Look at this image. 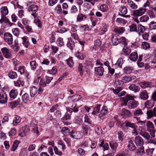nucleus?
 I'll return each mask as SVG.
<instances>
[{
	"label": "nucleus",
	"mask_w": 156,
	"mask_h": 156,
	"mask_svg": "<svg viewBox=\"0 0 156 156\" xmlns=\"http://www.w3.org/2000/svg\"><path fill=\"white\" fill-rule=\"evenodd\" d=\"M75 56L79 59L82 60L85 58V55L81 52L77 51L75 54Z\"/></svg>",
	"instance_id": "obj_35"
},
{
	"label": "nucleus",
	"mask_w": 156,
	"mask_h": 156,
	"mask_svg": "<svg viewBox=\"0 0 156 156\" xmlns=\"http://www.w3.org/2000/svg\"><path fill=\"white\" fill-rule=\"evenodd\" d=\"M18 94V92L17 89H12L9 93L10 100H12L15 99Z\"/></svg>",
	"instance_id": "obj_15"
},
{
	"label": "nucleus",
	"mask_w": 156,
	"mask_h": 156,
	"mask_svg": "<svg viewBox=\"0 0 156 156\" xmlns=\"http://www.w3.org/2000/svg\"><path fill=\"white\" fill-rule=\"evenodd\" d=\"M70 136L72 138L76 139H79L82 137L81 133L79 131H76L73 130L71 131Z\"/></svg>",
	"instance_id": "obj_9"
},
{
	"label": "nucleus",
	"mask_w": 156,
	"mask_h": 156,
	"mask_svg": "<svg viewBox=\"0 0 156 156\" xmlns=\"http://www.w3.org/2000/svg\"><path fill=\"white\" fill-rule=\"evenodd\" d=\"M14 83L15 86L19 87L20 85L23 86L24 84V82L19 78L17 81L14 82Z\"/></svg>",
	"instance_id": "obj_44"
},
{
	"label": "nucleus",
	"mask_w": 156,
	"mask_h": 156,
	"mask_svg": "<svg viewBox=\"0 0 156 156\" xmlns=\"http://www.w3.org/2000/svg\"><path fill=\"white\" fill-rule=\"evenodd\" d=\"M34 2L30 1L27 2V5L29 6L28 10L29 11L36 13L38 11L39 7L37 5L34 4Z\"/></svg>",
	"instance_id": "obj_3"
},
{
	"label": "nucleus",
	"mask_w": 156,
	"mask_h": 156,
	"mask_svg": "<svg viewBox=\"0 0 156 156\" xmlns=\"http://www.w3.org/2000/svg\"><path fill=\"white\" fill-rule=\"evenodd\" d=\"M150 47V44L146 42L142 43L141 45V48L145 50H146Z\"/></svg>",
	"instance_id": "obj_59"
},
{
	"label": "nucleus",
	"mask_w": 156,
	"mask_h": 156,
	"mask_svg": "<svg viewBox=\"0 0 156 156\" xmlns=\"http://www.w3.org/2000/svg\"><path fill=\"white\" fill-rule=\"evenodd\" d=\"M152 83L149 81H144L140 82L139 83L140 86L142 88H145L146 87H150L151 86Z\"/></svg>",
	"instance_id": "obj_22"
},
{
	"label": "nucleus",
	"mask_w": 156,
	"mask_h": 156,
	"mask_svg": "<svg viewBox=\"0 0 156 156\" xmlns=\"http://www.w3.org/2000/svg\"><path fill=\"white\" fill-rule=\"evenodd\" d=\"M95 71L97 75L100 76H102L103 75L104 69L103 67L102 66L95 67Z\"/></svg>",
	"instance_id": "obj_16"
},
{
	"label": "nucleus",
	"mask_w": 156,
	"mask_h": 156,
	"mask_svg": "<svg viewBox=\"0 0 156 156\" xmlns=\"http://www.w3.org/2000/svg\"><path fill=\"white\" fill-rule=\"evenodd\" d=\"M121 101L122 106L127 105L129 109L136 107L138 104L137 101L134 100L133 96L128 94H126L125 97H122Z\"/></svg>",
	"instance_id": "obj_1"
},
{
	"label": "nucleus",
	"mask_w": 156,
	"mask_h": 156,
	"mask_svg": "<svg viewBox=\"0 0 156 156\" xmlns=\"http://www.w3.org/2000/svg\"><path fill=\"white\" fill-rule=\"evenodd\" d=\"M111 40L114 45H117L120 43H121L125 46L127 44L126 39L125 37H122L121 38H119L116 36H113L111 37Z\"/></svg>",
	"instance_id": "obj_2"
},
{
	"label": "nucleus",
	"mask_w": 156,
	"mask_h": 156,
	"mask_svg": "<svg viewBox=\"0 0 156 156\" xmlns=\"http://www.w3.org/2000/svg\"><path fill=\"white\" fill-rule=\"evenodd\" d=\"M156 14V9L155 8H153L150 11L149 15L151 18H154L155 17Z\"/></svg>",
	"instance_id": "obj_41"
},
{
	"label": "nucleus",
	"mask_w": 156,
	"mask_h": 156,
	"mask_svg": "<svg viewBox=\"0 0 156 156\" xmlns=\"http://www.w3.org/2000/svg\"><path fill=\"white\" fill-rule=\"evenodd\" d=\"M57 43L58 46L61 47L64 45L63 38L59 37L57 40Z\"/></svg>",
	"instance_id": "obj_60"
},
{
	"label": "nucleus",
	"mask_w": 156,
	"mask_h": 156,
	"mask_svg": "<svg viewBox=\"0 0 156 156\" xmlns=\"http://www.w3.org/2000/svg\"><path fill=\"white\" fill-rule=\"evenodd\" d=\"M23 23L25 26V28L26 29H31V28L28 25H27L28 23V21L26 18H23Z\"/></svg>",
	"instance_id": "obj_55"
},
{
	"label": "nucleus",
	"mask_w": 156,
	"mask_h": 156,
	"mask_svg": "<svg viewBox=\"0 0 156 156\" xmlns=\"http://www.w3.org/2000/svg\"><path fill=\"white\" fill-rule=\"evenodd\" d=\"M20 122V117L17 115H16L15 119L13 121V124L14 126H16Z\"/></svg>",
	"instance_id": "obj_49"
},
{
	"label": "nucleus",
	"mask_w": 156,
	"mask_h": 156,
	"mask_svg": "<svg viewBox=\"0 0 156 156\" xmlns=\"http://www.w3.org/2000/svg\"><path fill=\"white\" fill-rule=\"evenodd\" d=\"M108 112L107 108L106 106H103L102 109L100 112V114L98 115V117L101 119H103L104 118V116Z\"/></svg>",
	"instance_id": "obj_21"
},
{
	"label": "nucleus",
	"mask_w": 156,
	"mask_h": 156,
	"mask_svg": "<svg viewBox=\"0 0 156 156\" xmlns=\"http://www.w3.org/2000/svg\"><path fill=\"white\" fill-rule=\"evenodd\" d=\"M2 16H6L9 12L8 9L6 6H3L0 9Z\"/></svg>",
	"instance_id": "obj_37"
},
{
	"label": "nucleus",
	"mask_w": 156,
	"mask_h": 156,
	"mask_svg": "<svg viewBox=\"0 0 156 156\" xmlns=\"http://www.w3.org/2000/svg\"><path fill=\"white\" fill-rule=\"evenodd\" d=\"M152 100L147 101L145 103V105L147 108H152L154 106V102Z\"/></svg>",
	"instance_id": "obj_30"
},
{
	"label": "nucleus",
	"mask_w": 156,
	"mask_h": 156,
	"mask_svg": "<svg viewBox=\"0 0 156 156\" xmlns=\"http://www.w3.org/2000/svg\"><path fill=\"white\" fill-rule=\"evenodd\" d=\"M30 64L31 69L34 70L36 68L37 64H36L35 60L30 61Z\"/></svg>",
	"instance_id": "obj_57"
},
{
	"label": "nucleus",
	"mask_w": 156,
	"mask_h": 156,
	"mask_svg": "<svg viewBox=\"0 0 156 156\" xmlns=\"http://www.w3.org/2000/svg\"><path fill=\"white\" fill-rule=\"evenodd\" d=\"M127 147L129 149L130 151H133L136 149V147L133 143V140L131 139L129 140Z\"/></svg>",
	"instance_id": "obj_25"
},
{
	"label": "nucleus",
	"mask_w": 156,
	"mask_h": 156,
	"mask_svg": "<svg viewBox=\"0 0 156 156\" xmlns=\"http://www.w3.org/2000/svg\"><path fill=\"white\" fill-rule=\"evenodd\" d=\"M18 72H20L21 75L24 74L27 71L26 70V68L24 66H21L19 67L18 70Z\"/></svg>",
	"instance_id": "obj_62"
},
{
	"label": "nucleus",
	"mask_w": 156,
	"mask_h": 156,
	"mask_svg": "<svg viewBox=\"0 0 156 156\" xmlns=\"http://www.w3.org/2000/svg\"><path fill=\"white\" fill-rule=\"evenodd\" d=\"M101 44V42L99 39H97L95 41L94 48L95 49H98Z\"/></svg>",
	"instance_id": "obj_45"
},
{
	"label": "nucleus",
	"mask_w": 156,
	"mask_h": 156,
	"mask_svg": "<svg viewBox=\"0 0 156 156\" xmlns=\"http://www.w3.org/2000/svg\"><path fill=\"white\" fill-rule=\"evenodd\" d=\"M146 11L145 8H140L138 10L134 11L133 16H140L144 14Z\"/></svg>",
	"instance_id": "obj_11"
},
{
	"label": "nucleus",
	"mask_w": 156,
	"mask_h": 156,
	"mask_svg": "<svg viewBox=\"0 0 156 156\" xmlns=\"http://www.w3.org/2000/svg\"><path fill=\"white\" fill-rule=\"evenodd\" d=\"M21 100L20 98H19L16 100L14 101L9 103L12 106V108L15 107L16 106L18 105L20 102Z\"/></svg>",
	"instance_id": "obj_40"
},
{
	"label": "nucleus",
	"mask_w": 156,
	"mask_h": 156,
	"mask_svg": "<svg viewBox=\"0 0 156 156\" xmlns=\"http://www.w3.org/2000/svg\"><path fill=\"white\" fill-rule=\"evenodd\" d=\"M59 105L58 104H56L52 106V107L50 110V111L51 113H52L54 112L55 111H56L58 109H59Z\"/></svg>",
	"instance_id": "obj_52"
},
{
	"label": "nucleus",
	"mask_w": 156,
	"mask_h": 156,
	"mask_svg": "<svg viewBox=\"0 0 156 156\" xmlns=\"http://www.w3.org/2000/svg\"><path fill=\"white\" fill-rule=\"evenodd\" d=\"M134 142L137 146H142L144 142L143 139L139 136H136L135 137Z\"/></svg>",
	"instance_id": "obj_13"
},
{
	"label": "nucleus",
	"mask_w": 156,
	"mask_h": 156,
	"mask_svg": "<svg viewBox=\"0 0 156 156\" xmlns=\"http://www.w3.org/2000/svg\"><path fill=\"white\" fill-rule=\"evenodd\" d=\"M22 100L23 103H27L29 101H30L29 100V96L28 94L26 93L24 94L22 97Z\"/></svg>",
	"instance_id": "obj_34"
},
{
	"label": "nucleus",
	"mask_w": 156,
	"mask_h": 156,
	"mask_svg": "<svg viewBox=\"0 0 156 156\" xmlns=\"http://www.w3.org/2000/svg\"><path fill=\"white\" fill-rule=\"evenodd\" d=\"M101 104H97L93 108V111L92 112L91 114L94 116L97 115L100 112Z\"/></svg>",
	"instance_id": "obj_17"
},
{
	"label": "nucleus",
	"mask_w": 156,
	"mask_h": 156,
	"mask_svg": "<svg viewBox=\"0 0 156 156\" xmlns=\"http://www.w3.org/2000/svg\"><path fill=\"white\" fill-rule=\"evenodd\" d=\"M83 66L82 64L81 63H79L78 65V70L80 72V75H82L83 74Z\"/></svg>",
	"instance_id": "obj_64"
},
{
	"label": "nucleus",
	"mask_w": 156,
	"mask_h": 156,
	"mask_svg": "<svg viewBox=\"0 0 156 156\" xmlns=\"http://www.w3.org/2000/svg\"><path fill=\"white\" fill-rule=\"evenodd\" d=\"M30 97L33 98L37 93V88L34 86H32L30 87Z\"/></svg>",
	"instance_id": "obj_20"
},
{
	"label": "nucleus",
	"mask_w": 156,
	"mask_h": 156,
	"mask_svg": "<svg viewBox=\"0 0 156 156\" xmlns=\"http://www.w3.org/2000/svg\"><path fill=\"white\" fill-rule=\"evenodd\" d=\"M7 101L8 98L6 93L3 90L1 91L0 94V103L5 104Z\"/></svg>",
	"instance_id": "obj_7"
},
{
	"label": "nucleus",
	"mask_w": 156,
	"mask_h": 156,
	"mask_svg": "<svg viewBox=\"0 0 156 156\" xmlns=\"http://www.w3.org/2000/svg\"><path fill=\"white\" fill-rule=\"evenodd\" d=\"M23 40L22 44L26 48H27L30 45V43L28 37L26 36H24L21 38Z\"/></svg>",
	"instance_id": "obj_19"
},
{
	"label": "nucleus",
	"mask_w": 156,
	"mask_h": 156,
	"mask_svg": "<svg viewBox=\"0 0 156 156\" xmlns=\"http://www.w3.org/2000/svg\"><path fill=\"white\" fill-rule=\"evenodd\" d=\"M129 88L130 90L135 92H138L140 90V87L136 86L135 84L130 85L129 87Z\"/></svg>",
	"instance_id": "obj_36"
},
{
	"label": "nucleus",
	"mask_w": 156,
	"mask_h": 156,
	"mask_svg": "<svg viewBox=\"0 0 156 156\" xmlns=\"http://www.w3.org/2000/svg\"><path fill=\"white\" fill-rule=\"evenodd\" d=\"M145 121H140L137 122V124L138 125H141L142 126L139 127V130H141V131L144 129L145 127Z\"/></svg>",
	"instance_id": "obj_50"
},
{
	"label": "nucleus",
	"mask_w": 156,
	"mask_h": 156,
	"mask_svg": "<svg viewBox=\"0 0 156 156\" xmlns=\"http://www.w3.org/2000/svg\"><path fill=\"white\" fill-rule=\"evenodd\" d=\"M118 133L119 140L120 142H122L123 140V138L124 136L123 132L121 131H120L118 132Z\"/></svg>",
	"instance_id": "obj_51"
},
{
	"label": "nucleus",
	"mask_w": 156,
	"mask_h": 156,
	"mask_svg": "<svg viewBox=\"0 0 156 156\" xmlns=\"http://www.w3.org/2000/svg\"><path fill=\"white\" fill-rule=\"evenodd\" d=\"M133 123L128 120H126L120 125V128L124 131H126L129 128L132 127Z\"/></svg>",
	"instance_id": "obj_4"
},
{
	"label": "nucleus",
	"mask_w": 156,
	"mask_h": 156,
	"mask_svg": "<svg viewBox=\"0 0 156 156\" xmlns=\"http://www.w3.org/2000/svg\"><path fill=\"white\" fill-rule=\"evenodd\" d=\"M143 113L140 108H138L133 112V115L135 116H138L142 115Z\"/></svg>",
	"instance_id": "obj_46"
},
{
	"label": "nucleus",
	"mask_w": 156,
	"mask_h": 156,
	"mask_svg": "<svg viewBox=\"0 0 156 156\" xmlns=\"http://www.w3.org/2000/svg\"><path fill=\"white\" fill-rule=\"evenodd\" d=\"M70 115V114H69L68 112H66L63 116L61 118V120L63 121L67 120H70L71 119V115Z\"/></svg>",
	"instance_id": "obj_48"
},
{
	"label": "nucleus",
	"mask_w": 156,
	"mask_h": 156,
	"mask_svg": "<svg viewBox=\"0 0 156 156\" xmlns=\"http://www.w3.org/2000/svg\"><path fill=\"white\" fill-rule=\"evenodd\" d=\"M55 35L56 34L55 32L51 33L50 37V40L49 41L50 43H52L55 42L56 38L55 37Z\"/></svg>",
	"instance_id": "obj_54"
},
{
	"label": "nucleus",
	"mask_w": 156,
	"mask_h": 156,
	"mask_svg": "<svg viewBox=\"0 0 156 156\" xmlns=\"http://www.w3.org/2000/svg\"><path fill=\"white\" fill-rule=\"evenodd\" d=\"M20 142V141L16 140L13 143L12 147L11 149V150L13 151H15L17 148Z\"/></svg>",
	"instance_id": "obj_32"
},
{
	"label": "nucleus",
	"mask_w": 156,
	"mask_h": 156,
	"mask_svg": "<svg viewBox=\"0 0 156 156\" xmlns=\"http://www.w3.org/2000/svg\"><path fill=\"white\" fill-rule=\"evenodd\" d=\"M89 125H87L85 124H83L82 126V129L83 132L84 136H87L88 134V131L90 128Z\"/></svg>",
	"instance_id": "obj_29"
},
{
	"label": "nucleus",
	"mask_w": 156,
	"mask_h": 156,
	"mask_svg": "<svg viewBox=\"0 0 156 156\" xmlns=\"http://www.w3.org/2000/svg\"><path fill=\"white\" fill-rule=\"evenodd\" d=\"M8 76L9 78L11 79H14L17 78L18 75L17 73L14 71H10L8 73Z\"/></svg>",
	"instance_id": "obj_27"
},
{
	"label": "nucleus",
	"mask_w": 156,
	"mask_h": 156,
	"mask_svg": "<svg viewBox=\"0 0 156 156\" xmlns=\"http://www.w3.org/2000/svg\"><path fill=\"white\" fill-rule=\"evenodd\" d=\"M77 43V42L73 40H72L71 37L68 38L67 46V47L69 48L71 50H73L74 48L75 47V43Z\"/></svg>",
	"instance_id": "obj_8"
},
{
	"label": "nucleus",
	"mask_w": 156,
	"mask_h": 156,
	"mask_svg": "<svg viewBox=\"0 0 156 156\" xmlns=\"http://www.w3.org/2000/svg\"><path fill=\"white\" fill-rule=\"evenodd\" d=\"M84 122H85L88 123L89 126H93L91 120L90 118H89L88 115H85Z\"/></svg>",
	"instance_id": "obj_47"
},
{
	"label": "nucleus",
	"mask_w": 156,
	"mask_h": 156,
	"mask_svg": "<svg viewBox=\"0 0 156 156\" xmlns=\"http://www.w3.org/2000/svg\"><path fill=\"white\" fill-rule=\"evenodd\" d=\"M128 4L129 6L133 9H136L137 8V5L131 0L129 1Z\"/></svg>",
	"instance_id": "obj_56"
},
{
	"label": "nucleus",
	"mask_w": 156,
	"mask_h": 156,
	"mask_svg": "<svg viewBox=\"0 0 156 156\" xmlns=\"http://www.w3.org/2000/svg\"><path fill=\"white\" fill-rule=\"evenodd\" d=\"M86 16L83 14H79L77 17L76 20L77 21L80 22L84 20L86 18Z\"/></svg>",
	"instance_id": "obj_39"
},
{
	"label": "nucleus",
	"mask_w": 156,
	"mask_h": 156,
	"mask_svg": "<svg viewBox=\"0 0 156 156\" xmlns=\"http://www.w3.org/2000/svg\"><path fill=\"white\" fill-rule=\"evenodd\" d=\"M54 150L55 152V153L56 154L59 155L61 156L62 155V152L58 150V149L56 146H55L54 147Z\"/></svg>",
	"instance_id": "obj_63"
},
{
	"label": "nucleus",
	"mask_w": 156,
	"mask_h": 156,
	"mask_svg": "<svg viewBox=\"0 0 156 156\" xmlns=\"http://www.w3.org/2000/svg\"><path fill=\"white\" fill-rule=\"evenodd\" d=\"M5 41L9 45L11 44L13 42L12 36L11 34L8 32L5 33L4 34Z\"/></svg>",
	"instance_id": "obj_5"
},
{
	"label": "nucleus",
	"mask_w": 156,
	"mask_h": 156,
	"mask_svg": "<svg viewBox=\"0 0 156 156\" xmlns=\"http://www.w3.org/2000/svg\"><path fill=\"white\" fill-rule=\"evenodd\" d=\"M148 93L146 90H144L141 92L139 96L140 99L144 100H146L149 98Z\"/></svg>",
	"instance_id": "obj_12"
},
{
	"label": "nucleus",
	"mask_w": 156,
	"mask_h": 156,
	"mask_svg": "<svg viewBox=\"0 0 156 156\" xmlns=\"http://www.w3.org/2000/svg\"><path fill=\"white\" fill-rule=\"evenodd\" d=\"M134 70L133 67L132 66H128L124 67L123 70L124 73L126 74H130L133 73Z\"/></svg>",
	"instance_id": "obj_24"
},
{
	"label": "nucleus",
	"mask_w": 156,
	"mask_h": 156,
	"mask_svg": "<svg viewBox=\"0 0 156 156\" xmlns=\"http://www.w3.org/2000/svg\"><path fill=\"white\" fill-rule=\"evenodd\" d=\"M109 145L113 151H115L118 146V144L115 140H112L109 142Z\"/></svg>",
	"instance_id": "obj_26"
},
{
	"label": "nucleus",
	"mask_w": 156,
	"mask_h": 156,
	"mask_svg": "<svg viewBox=\"0 0 156 156\" xmlns=\"http://www.w3.org/2000/svg\"><path fill=\"white\" fill-rule=\"evenodd\" d=\"M131 112L128 110L123 108L121 110V116L123 118H129L131 116Z\"/></svg>",
	"instance_id": "obj_10"
},
{
	"label": "nucleus",
	"mask_w": 156,
	"mask_h": 156,
	"mask_svg": "<svg viewBox=\"0 0 156 156\" xmlns=\"http://www.w3.org/2000/svg\"><path fill=\"white\" fill-rule=\"evenodd\" d=\"M16 133V129L15 128H12L8 133L9 135L11 136H15Z\"/></svg>",
	"instance_id": "obj_61"
},
{
	"label": "nucleus",
	"mask_w": 156,
	"mask_h": 156,
	"mask_svg": "<svg viewBox=\"0 0 156 156\" xmlns=\"http://www.w3.org/2000/svg\"><path fill=\"white\" fill-rule=\"evenodd\" d=\"M129 58L130 60L131 61H136L138 58V55L137 53L136 52L132 53L130 55Z\"/></svg>",
	"instance_id": "obj_28"
},
{
	"label": "nucleus",
	"mask_w": 156,
	"mask_h": 156,
	"mask_svg": "<svg viewBox=\"0 0 156 156\" xmlns=\"http://www.w3.org/2000/svg\"><path fill=\"white\" fill-rule=\"evenodd\" d=\"M62 132L64 135L66 136L70 135L71 133L70 130L67 127H64L62 128L61 130Z\"/></svg>",
	"instance_id": "obj_31"
},
{
	"label": "nucleus",
	"mask_w": 156,
	"mask_h": 156,
	"mask_svg": "<svg viewBox=\"0 0 156 156\" xmlns=\"http://www.w3.org/2000/svg\"><path fill=\"white\" fill-rule=\"evenodd\" d=\"M141 135L144 137L146 139L148 142H150V141H151V139H152V137L150 136L148 133L147 132H144L141 133Z\"/></svg>",
	"instance_id": "obj_43"
},
{
	"label": "nucleus",
	"mask_w": 156,
	"mask_h": 156,
	"mask_svg": "<svg viewBox=\"0 0 156 156\" xmlns=\"http://www.w3.org/2000/svg\"><path fill=\"white\" fill-rule=\"evenodd\" d=\"M82 97L80 95L76 94L68 97V99H71L73 102H76L80 99Z\"/></svg>",
	"instance_id": "obj_18"
},
{
	"label": "nucleus",
	"mask_w": 156,
	"mask_h": 156,
	"mask_svg": "<svg viewBox=\"0 0 156 156\" xmlns=\"http://www.w3.org/2000/svg\"><path fill=\"white\" fill-rule=\"evenodd\" d=\"M124 62L123 59L122 58H119L117 61L116 62L115 64V65L117 66V67L122 68V66L123 63Z\"/></svg>",
	"instance_id": "obj_42"
},
{
	"label": "nucleus",
	"mask_w": 156,
	"mask_h": 156,
	"mask_svg": "<svg viewBox=\"0 0 156 156\" xmlns=\"http://www.w3.org/2000/svg\"><path fill=\"white\" fill-rule=\"evenodd\" d=\"M35 13H32L31 15L33 16L35 18L34 22L36 24L38 27L39 28H41V24L40 20L38 18H36L35 17L36 16V14H35Z\"/></svg>",
	"instance_id": "obj_33"
},
{
	"label": "nucleus",
	"mask_w": 156,
	"mask_h": 156,
	"mask_svg": "<svg viewBox=\"0 0 156 156\" xmlns=\"http://www.w3.org/2000/svg\"><path fill=\"white\" fill-rule=\"evenodd\" d=\"M1 51L4 56L7 58H10L12 54L11 51L6 47L2 48Z\"/></svg>",
	"instance_id": "obj_6"
},
{
	"label": "nucleus",
	"mask_w": 156,
	"mask_h": 156,
	"mask_svg": "<svg viewBox=\"0 0 156 156\" xmlns=\"http://www.w3.org/2000/svg\"><path fill=\"white\" fill-rule=\"evenodd\" d=\"M65 75L64 74L61 77H60L56 81H55L54 83H53L51 82V85H49V87L50 88H52L53 87H54L55 85L57 83H59L61 81H62V80H63L65 78Z\"/></svg>",
	"instance_id": "obj_38"
},
{
	"label": "nucleus",
	"mask_w": 156,
	"mask_h": 156,
	"mask_svg": "<svg viewBox=\"0 0 156 156\" xmlns=\"http://www.w3.org/2000/svg\"><path fill=\"white\" fill-rule=\"evenodd\" d=\"M119 11L120 13H119V14L121 16L125 17H130V15H125L127 12V9L126 7L123 6L119 8Z\"/></svg>",
	"instance_id": "obj_14"
},
{
	"label": "nucleus",
	"mask_w": 156,
	"mask_h": 156,
	"mask_svg": "<svg viewBox=\"0 0 156 156\" xmlns=\"http://www.w3.org/2000/svg\"><path fill=\"white\" fill-rule=\"evenodd\" d=\"M55 10L58 14H61L62 13V9L61 5L58 4L55 8Z\"/></svg>",
	"instance_id": "obj_53"
},
{
	"label": "nucleus",
	"mask_w": 156,
	"mask_h": 156,
	"mask_svg": "<svg viewBox=\"0 0 156 156\" xmlns=\"http://www.w3.org/2000/svg\"><path fill=\"white\" fill-rule=\"evenodd\" d=\"M5 16H2L1 19L0 20V22L1 23H3V22L8 24V25L9 26H11L13 23L10 22L9 20Z\"/></svg>",
	"instance_id": "obj_23"
},
{
	"label": "nucleus",
	"mask_w": 156,
	"mask_h": 156,
	"mask_svg": "<svg viewBox=\"0 0 156 156\" xmlns=\"http://www.w3.org/2000/svg\"><path fill=\"white\" fill-rule=\"evenodd\" d=\"M67 63L68 65L70 67H72L73 66L74 62L72 59V58L70 57L67 60Z\"/></svg>",
	"instance_id": "obj_58"
}]
</instances>
